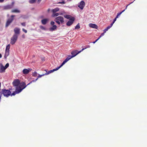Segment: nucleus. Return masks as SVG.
I'll return each instance as SVG.
<instances>
[{
  "instance_id": "1",
  "label": "nucleus",
  "mask_w": 147,
  "mask_h": 147,
  "mask_svg": "<svg viewBox=\"0 0 147 147\" xmlns=\"http://www.w3.org/2000/svg\"><path fill=\"white\" fill-rule=\"evenodd\" d=\"M29 83L27 85H26L24 82H20V80L19 79H15L12 82V84L14 86H16L15 90L12 93L10 91V95L12 96H14L20 92L22 90L26 88L28 85L30 84Z\"/></svg>"
},
{
  "instance_id": "2",
  "label": "nucleus",
  "mask_w": 147,
  "mask_h": 147,
  "mask_svg": "<svg viewBox=\"0 0 147 147\" xmlns=\"http://www.w3.org/2000/svg\"><path fill=\"white\" fill-rule=\"evenodd\" d=\"M54 20L59 25H60L61 24H63L64 22V18L61 16L55 18Z\"/></svg>"
},
{
  "instance_id": "3",
  "label": "nucleus",
  "mask_w": 147,
  "mask_h": 147,
  "mask_svg": "<svg viewBox=\"0 0 147 147\" xmlns=\"http://www.w3.org/2000/svg\"><path fill=\"white\" fill-rule=\"evenodd\" d=\"M1 94V96L2 94H3L4 96L8 97L9 96V89L6 90L5 89H3L1 90V91L0 92Z\"/></svg>"
},
{
  "instance_id": "4",
  "label": "nucleus",
  "mask_w": 147,
  "mask_h": 147,
  "mask_svg": "<svg viewBox=\"0 0 147 147\" xmlns=\"http://www.w3.org/2000/svg\"><path fill=\"white\" fill-rule=\"evenodd\" d=\"M18 38V35L14 34L11 38L10 43L12 45H13L16 42Z\"/></svg>"
},
{
  "instance_id": "5",
  "label": "nucleus",
  "mask_w": 147,
  "mask_h": 147,
  "mask_svg": "<svg viewBox=\"0 0 147 147\" xmlns=\"http://www.w3.org/2000/svg\"><path fill=\"white\" fill-rule=\"evenodd\" d=\"M1 65V69H0V72L2 73L5 71V69H6L9 66V63H7L5 66H4L2 64H0Z\"/></svg>"
},
{
  "instance_id": "6",
  "label": "nucleus",
  "mask_w": 147,
  "mask_h": 147,
  "mask_svg": "<svg viewBox=\"0 0 147 147\" xmlns=\"http://www.w3.org/2000/svg\"><path fill=\"white\" fill-rule=\"evenodd\" d=\"M9 55V44H8L6 46V49L5 51V53L4 55V58L6 59L7 57Z\"/></svg>"
},
{
  "instance_id": "7",
  "label": "nucleus",
  "mask_w": 147,
  "mask_h": 147,
  "mask_svg": "<svg viewBox=\"0 0 147 147\" xmlns=\"http://www.w3.org/2000/svg\"><path fill=\"white\" fill-rule=\"evenodd\" d=\"M75 20V18L73 17H71L67 23L66 25L68 26H69L72 25Z\"/></svg>"
},
{
  "instance_id": "8",
  "label": "nucleus",
  "mask_w": 147,
  "mask_h": 147,
  "mask_svg": "<svg viewBox=\"0 0 147 147\" xmlns=\"http://www.w3.org/2000/svg\"><path fill=\"white\" fill-rule=\"evenodd\" d=\"M85 5V2L83 1H81L78 3V6L82 10L83 9Z\"/></svg>"
},
{
  "instance_id": "9",
  "label": "nucleus",
  "mask_w": 147,
  "mask_h": 147,
  "mask_svg": "<svg viewBox=\"0 0 147 147\" xmlns=\"http://www.w3.org/2000/svg\"><path fill=\"white\" fill-rule=\"evenodd\" d=\"M72 57L71 55H69L65 60L63 62L61 65L60 66V67H61L63 65H64L69 60L71 59Z\"/></svg>"
},
{
  "instance_id": "10",
  "label": "nucleus",
  "mask_w": 147,
  "mask_h": 147,
  "mask_svg": "<svg viewBox=\"0 0 147 147\" xmlns=\"http://www.w3.org/2000/svg\"><path fill=\"white\" fill-rule=\"evenodd\" d=\"M81 52V50L78 52L77 50H75L72 51L71 53V54L72 55V56H71V57L73 58L74 57Z\"/></svg>"
},
{
  "instance_id": "11",
  "label": "nucleus",
  "mask_w": 147,
  "mask_h": 147,
  "mask_svg": "<svg viewBox=\"0 0 147 147\" xmlns=\"http://www.w3.org/2000/svg\"><path fill=\"white\" fill-rule=\"evenodd\" d=\"M32 70V69L31 68H28V69H24L23 70L22 73L24 74H28Z\"/></svg>"
},
{
  "instance_id": "12",
  "label": "nucleus",
  "mask_w": 147,
  "mask_h": 147,
  "mask_svg": "<svg viewBox=\"0 0 147 147\" xmlns=\"http://www.w3.org/2000/svg\"><path fill=\"white\" fill-rule=\"evenodd\" d=\"M60 67H60V66L57 67L56 68V69H54L53 70H50L47 73H45V74H46V75H48L51 73H52V72H53L54 71H57V70H58V69H59Z\"/></svg>"
},
{
  "instance_id": "13",
  "label": "nucleus",
  "mask_w": 147,
  "mask_h": 147,
  "mask_svg": "<svg viewBox=\"0 0 147 147\" xmlns=\"http://www.w3.org/2000/svg\"><path fill=\"white\" fill-rule=\"evenodd\" d=\"M20 29L18 28H15L14 29V31L15 32V34H16L18 36L20 34Z\"/></svg>"
},
{
  "instance_id": "14",
  "label": "nucleus",
  "mask_w": 147,
  "mask_h": 147,
  "mask_svg": "<svg viewBox=\"0 0 147 147\" xmlns=\"http://www.w3.org/2000/svg\"><path fill=\"white\" fill-rule=\"evenodd\" d=\"M89 26L93 28L97 29L98 27L95 24H89Z\"/></svg>"
},
{
  "instance_id": "15",
  "label": "nucleus",
  "mask_w": 147,
  "mask_h": 147,
  "mask_svg": "<svg viewBox=\"0 0 147 147\" xmlns=\"http://www.w3.org/2000/svg\"><path fill=\"white\" fill-rule=\"evenodd\" d=\"M48 20V19L45 18L42 20L41 22L42 24L45 25L47 24Z\"/></svg>"
},
{
  "instance_id": "16",
  "label": "nucleus",
  "mask_w": 147,
  "mask_h": 147,
  "mask_svg": "<svg viewBox=\"0 0 147 147\" xmlns=\"http://www.w3.org/2000/svg\"><path fill=\"white\" fill-rule=\"evenodd\" d=\"M57 27V26L56 25H53L52 27H50L49 28V30L51 31H53L55 30Z\"/></svg>"
},
{
  "instance_id": "17",
  "label": "nucleus",
  "mask_w": 147,
  "mask_h": 147,
  "mask_svg": "<svg viewBox=\"0 0 147 147\" xmlns=\"http://www.w3.org/2000/svg\"><path fill=\"white\" fill-rule=\"evenodd\" d=\"M11 12L12 13H19L20 12V11L17 9H14L12 10Z\"/></svg>"
},
{
  "instance_id": "18",
  "label": "nucleus",
  "mask_w": 147,
  "mask_h": 147,
  "mask_svg": "<svg viewBox=\"0 0 147 147\" xmlns=\"http://www.w3.org/2000/svg\"><path fill=\"white\" fill-rule=\"evenodd\" d=\"M59 9L58 7H57L53 9L52 10V12H56L59 11Z\"/></svg>"
},
{
  "instance_id": "19",
  "label": "nucleus",
  "mask_w": 147,
  "mask_h": 147,
  "mask_svg": "<svg viewBox=\"0 0 147 147\" xmlns=\"http://www.w3.org/2000/svg\"><path fill=\"white\" fill-rule=\"evenodd\" d=\"M15 16V15H11L10 18V24L11 23L13 20L14 17Z\"/></svg>"
},
{
  "instance_id": "20",
  "label": "nucleus",
  "mask_w": 147,
  "mask_h": 147,
  "mask_svg": "<svg viewBox=\"0 0 147 147\" xmlns=\"http://www.w3.org/2000/svg\"><path fill=\"white\" fill-rule=\"evenodd\" d=\"M59 14L58 13L56 12H53V14L52 15V17H55L58 16H59Z\"/></svg>"
},
{
  "instance_id": "21",
  "label": "nucleus",
  "mask_w": 147,
  "mask_h": 147,
  "mask_svg": "<svg viewBox=\"0 0 147 147\" xmlns=\"http://www.w3.org/2000/svg\"><path fill=\"white\" fill-rule=\"evenodd\" d=\"M64 17L70 20V19L71 18H70L71 16L69 15H64Z\"/></svg>"
},
{
  "instance_id": "22",
  "label": "nucleus",
  "mask_w": 147,
  "mask_h": 147,
  "mask_svg": "<svg viewBox=\"0 0 147 147\" xmlns=\"http://www.w3.org/2000/svg\"><path fill=\"white\" fill-rule=\"evenodd\" d=\"M80 28L79 23H78L77 25L75 27V29H78Z\"/></svg>"
},
{
  "instance_id": "23",
  "label": "nucleus",
  "mask_w": 147,
  "mask_h": 147,
  "mask_svg": "<svg viewBox=\"0 0 147 147\" xmlns=\"http://www.w3.org/2000/svg\"><path fill=\"white\" fill-rule=\"evenodd\" d=\"M37 72L35 71L32 73V75L33 77H36L37 76Z\"/></svg>"
},
{
  "instance_id": "24",
  "label": "nucleus",
  "mask_w": 147,
  "mask_h": 147,
  "mask_svg": "<svg viewBox=\"0 0 147 147\" xmlns=\"http://www.w3.org/2000/svg\"><path fill=\"white\" fill-rule=\"evenodd\" d=\"M9 18H8L7 19V22L6 23L5 27H7L9 26Z\"/></svg>"
},
{
  "instance_id": "25",
  "label": "nucleus",
  "mask_w": 147,
  "mask_h": 147,
  "mask_svg": "<svg viewBox=\"0 0 147 147\" xmlns=\"http://www.w3.org/2000/svg\"><path fill=\"white\" fill-rule=\"evenodd\" d=\"M3 9H9V5L4 6L3 7Z\"/></svg>"
},
{
  "instance_id": "26",
  "label": "nucleus",
  "mask_w": 147,
  "mask_h": 147,
  "mask_svg": "<svg viewBox=\"0 0 147 147\" xmlns=\"http://www.w3.org/2000/svg\"><path fill=\"white\" fill-rule=\"evenodd\" d=\"M90 46L89 45H86V46L85 47V48H83V49L81 50V51H83L84 50L86 49L87 48H90Z\"/></svg>"
},
{
  "instance_id": "27",
  "label": "nucleus",
  "mask_w": 147,
  "mask_h": 147,
  "mask_svg": "<svg viewBox=\"0 0 147 147\" xmlns=\"http://www.w3.org/2000/svg\"><path fill=\"white\" fill-rule=\"evenodd\" d=\"M36 1V0H30L29 2L30 3H34Z\"/></svg>"
},
{
  "instance_id": "28",
  "label": "nucleus",
  "mask_w": 147,
  "mask_h": 147,
  "mask_svg": "<svg viewBox=\"0 0 147 147\" xmlns=\"http://www.w3.org/2000/svg\"><path fill=\"white\" fill-rule=\"evenodd\" d=\"M40 28L42 29V30H46V28H45L43 26H40Z\"/></svg>"
},
{
  "instance_id": "29",
  "label": "nucleus",
  "mask_w": 147,
  "mask_h": 147,
  "mask_svg": "<svg viewBox=\"0 0 147 147\" xmlns=\"http://www.w3.org/2000/svg\"><path fill=\"white\" fill-rule=\"evenodd\" d=\"M46 74H42V75H39L38 76V77L37 78H38V79L39 78H40L41 77H42V76H44L45 75H46Z\"/></svg>"
},
{
  "instance_id": "30",
  "label": "nucleus",
  "mask_w": 147,
  "mask_h": 147,
  "mask_svg": "<svg viewBox=\"0 0 147 147\" xmlns=\"http://www.w3.org/2000/svg\"><path fill=\"white\" fill-rule=\"evenodd\" d=\"M113 26L112 24H111L110 25L108 26L107 28V29L108 30L109 29H110V28H111L112 26Z\"/></svg>"
},
{
  "instance_id": "31",
  "label": "nucleus",
  "mask_w": 147,
  "mask_h": 147,
  "mask_svg": "<svg viewBox=\"0 0 147 147\" xmlns=\"http://www.w3.org/2000/svg\"><path fill=\"white\" fill-rule=\"evenodd\" d=\"M125 11V9L123 10L121 12L118 13L117 15L119 16H120L123 12Z\"/></svg>"
},
{
  "instance_id": "32",
  "label": "nucleus",
  "mask_w": 147,
  "mask_h": 147,
  "mask_svg": "<svg viewBox=\"0 0 147 147\" xmlns=\"http://www.w3.org/2000/svg\"><path fill=\"white\" fill-rule=\"evenodd\" d=\"M65 2L64 1H63L62 2H60L58 3L59 4H65Z\"/></svg>"
},
{
  "instance_id": "33",
  "label": "nucleus",
  "mask_w": 147,
  "mask_h": 147,
  "mask_svg": "<svg viewBox=\"0 0 147 147\" xmlns=\"http://www.w3.org/2000/svg\"><path fill=\"white\" fill-rule=\"evenodd\" d=\"M105 32H104L103 33H102L101 34V35H100V36H99V37L98 38H99V39H100V38L102 36H103L104 34V33H105Z\"/></svg>"
},
{
  "instance_id": "34",
  "label": "nucleus",
  "mask_w": 147,
  "mask_h": 147,
  "mask_svg": "<svg viewBox=\"0 0 147 147\" xmlns=\"http://www.w3.org/2000/svg\"><path fill=\"white\" fill-rule=\"evenodd\" d=\"M21 24L23 26H26L25 22H23L21 23Z\"/></svg>"
},
{
  "instance_id": "35",
  "label": "nucleus",
  "mask_w": 147,
  "mask_h": 147,
  "mask_svg": "<svg viewBox=\"0 0 147 147\" xmlns=\"http://www.w3.org/2000/svg\"><path fill=\"white\" fill-rule=\"evenodd\" d=\"M116 19H117V18H114L113 20V22L112 23H111V24H112V25H113L114 23L116 20Z\"/></svg>"
},
{
  "instance_id": "36",
  "label": "nucleus",
  "mask_w": 147,
  "mask_h": 147,
  "mask_svg": "<svg viewBox=\"0 0 147 147\" xmlns=\"http://www.w3.org/2000/svg\"><path fill=\"white\" fill-rule=\"evenodd\" d=\"M51 25H53H53H54V24H55V22H53V21H51Z\"/></svg>"
},
{
  "instance_id": "37",
  "label": "nucleus",
  "mask_w": 147,
  "mask_h": 147,
  "mask_svg": "<svg viewBox=\"0 0 147 147\" xmlns=\"http://www.w3.org/2000/svg\"><path fill=\"white\" fill-rule=\"evenodd\" d=\"M22 31L25 32V33H26L27 32V31L26 30H25L24 28H23L22 29Z\"/></svg>"
},
{
  "instance_id": "38",
  "label": "nucleus",
  "mask_w": 147,
  "mask_h": 147,
  "mask_svg": "<svg viewBox=\"0 0 147 147\" xmlns=\"http://www.w3.org/2000/svg\"><path fill=\"white\" fill-rule=\"evenodd\" d=\"M38 79V78H37L36 79H35V80H32V82H30V84L31 83V82H36V80H37Z\"/></svg>"
},
{
  "instance_id": "39",
  "label": "nucleus",
  "mask_w": 147,
  "mask_h": 147,
  "mask_svg": "<svg viewBox=\"0 0 147 147\" xmlns=\"http://www.w3.org/2000/svg\"><path fill=\"white\" fill-rule=\"evenodd\" d=\"M133 2H133H132L131 3H130L129 4H128L126 7V8H125V9H126L127 8V6L129 5L130 4H131Z\"/></svg>"
},
{
  "instance_id": "40",
  "label": "nucleus",
  "mask_w": 147,
  "mask_h": 147,
  "mask_svg": "<svg viewBox=\"0 0 147 147\" xmlns=\"http://www.w3.org/2000/svg\"><path fill=\"white\" fill-rule=\"evenodd\" d=\"M99 39V38H98V39H97L96 40L94 41V42H93V43H95L96 41H97Z\"/></svg>"
},
{
  "instance_id": "41",
  "label": "nucleus",
  "mask_w": 147,
  "mask_h": 147,
  "mask_svg": "<svg viewBox=\"0 0 147 147\" xmlns=\"http://www.w3.org/2000/svg\"><path fill=\"white\" fill-rule=\"evenodd\" d=\"M108 30L107 29V28H106L103 31H104V32H106Z\"/></svg>"
},
{
  "instance_id": "42",
  "label": "nucleus",
  "mask_w": 147,
  "mask_h": 147,
  "mask_svg": "<svg viewBox=\"0 0 147 147\" xmlns=\"http://www.w3.org/2000/svg\"><path fill=\"white\" fill-rule=\"evenodd\" d=\"M4 0H0V3H2L4 1Z\"/></svg>"
},
{
  "instance_id": "43",
  "label": "nucleus",
  "mask_w": 147,
  "mask_h": 147,
  "mask_svg": "<svg viewBox=\"0 0 147 147\" xmlns=\"http://www.w3.org/2000/svg\"><path fill=\"white\" fill-rule=\"evenodd\" d=\"M2 57V55L0 53V58H1Z\"/></svg>"
},
{
  "instance_id": "44",
  "label": "nucleus",
  "mask_w": 147,
  "mask_h": 147,
  "mask_svg": "<svg viewBox=\"0 0 147 147\" xmlns=\"http://www.w3.org/2000/svg\"><path fill=\"white\" fill-rule=\"evenodd\" d=\"M118 16H119L117 15L116 18H118Z\"/></svg>"
},
{
  "instance_id": "45",
  "label": "nucleus",
  "mask_w": 147,
  "mask_h": 147,
  "mask_svg": "<svg viewBox=\"0 0 147 147\" xmlns=\"http://www.w3.org/2000/svg\"><path fill=\"white\" fill-rule=\"evenodd\" d=\"M50 9H48V12H49V11H50Z\"/></svg>"
},
{
  "instance_id": "46",
  "label": "nucleus",
  "mask_w": 147,
  "mask_h": 147,
  "mask_svg": "<svg viewBox=\"0 0 147 147\" xmlns=\"http://www.w3.org/2000/svg\"><path fill=\"white\" fill-rule=\"evenodd\" d=\"M41 0H38V1L39 2H40V1H41Z\"/></svg>"
}]
</instances>
